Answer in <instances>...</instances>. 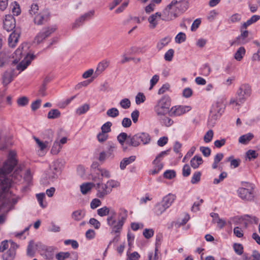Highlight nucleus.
<instances>
[{
  "mask_svg": "<svg viewBox=\"0 0 260 260\" xmlns=\"http://www.w3.org/2000/svg\"><path fill=\"white\" fill-rule=\"evenodd\" d=\"M35 250L34 247V242L31 241L29 242V244L27 248V254L31 257H32L35 255Z\"/></svg>",
  "mask_w": 260,
  "mask_h": 260,
  "instance_id": "obj_42",
  "label": "nucleus"
},
{
  "mask_svg": "<svg viewBox=\"0 0 260 260\" xmlns=\"http://www.w3.org/2000/svg\"><path fill=\"white\" fill-rule=\"evenodd\" d=\"M192 94V90L191 88L187 87L185 88L182 92V95L185 98L190 97Z\"/></svg>",
  "mask_w": 260,
  "mask_h": 260,
  "instance_id": "obj_62",
  "label": "nucleus"
},
{
  "mask_svg": "<svg viewBox=\"0 0 260 260\" xmlns=\"http://www.w3.org/2000/svg\"><path fill=\"white\" fill-rule=\"evenodd\" d=\"M112 126V123L110 121H108L104 123L101 127L102 132L107 134L111 132V126Z\"/></svg>",
  "mask_w": 260,
  "mask_h": 260,
  "instance_id": "obj_45",
  "label": "nucleus"
},
{
  "mask_svg": "<svg viewBox=\"0 0 260 260\" xmlns=\"http://www.w3.org/2000/svg\"><path fill=\"white\" fill-rule=\"evenodd\" d=\"M20 34L19 32L15 30L11 33L8 39L9 45L11 47H14L17 43L19 38Z\"/></svg>",
  "mask_w": 260,
  "mask_h": 260,
  "instance_id": "obj_16",
  "label": "nucleus"
},
{
  "mask_svg": "<svg viewBox=\"0 0 260 260\" xmlns=\"http://www.w3.org/2000/svg\"><path fill=\"white\" fill-rule=\"evenodd\" d=\"M201 173L200 172H196L191 178V182L192 184H195L200 181L201 179Z\"/></svg>",
  "mask_w": 260,
  "mask_h": 260,
  "instance_id": "obj_51",
  "label": "nucleus"
},
{
  "mask_svg": "<svg viewBox=\"0 0 260 260\" xmlns=\"http://www.w3.org/2000/svg\"><path fill=\"white\" fill-rule=\"evenodd\" d=\"M233 232L234 235L238 238H241L243 236V231L238 226L234 229Z\"/></svg>",
  "mask_w": 260,
  "mask_h": 260,
  "instance_id": "obj_63",
  "label": "nucleus"
},
{
  "mask_svg": "<svg viewBox=\"0 0 260 260\" xmlns=\"http://www.w3.org/2000/svg\"><path fill=\"white\" fill-rule=\"evenodd\" d=\"M108 138V134L104 133L103 132L100 133L97 135V139L99 142L102 143L106 141Z\"/></svg>",
  "mask_w": 260,
  "mask_h": 260,
  "instance_id": "obj_50",
  "label": "nucleus"
},
{
  "mask_svg": "<svg viewBox=\"0 0 260 260\" xmlns=\"http://www.w3.org/2000/svg\"><path fill=\"white\" fill-rule=\"evenodd\" d=\"M136 157L135 156H131L129 157L123 158L120 162V169L123 170L125 168L126 166L130 164L135 161Z\"/></svg>",
  "mask_w": 260,
  "mask_h": 260,
  "instance_id": "obj_20",
  "label": "nucleus"
},
{
  "mask_svg": "<svg viewBox=\"0 0 260 260\" xmlns=\"http://www.w3.org/2000/svg\"><path fill=\"white\" fill-rule=\"evenodd\" d=\"M94 184L92 183H83L80 185V190L82 194H85L90 191Z\"/></svg>",
  "mask_w": 260,
  "mask_h": 260,
  "instance_id": "obj_28",
  "label": "nucleus"
},
{
  "mask_svg": "<svg viewBox=\"0 0 260 260\" xmlns=\"http://www.w3.org/2000/svg\"><path fill=\"white\" fill-rule=\"evenodd\" d=\"M96 189L97 190L96 196L101 199L104 198L111 192V189L108 187V185L103 183H97Z\"/></svg>",
  "mask_w": 260,
  "mask_h": 260,
  "instance_id": "obj_10",
  "label": "nucleus"
},
{
  "mask_svg": "<svg viewBox=\"0 0 260 260\" xmlns=\"http://www.w3.org/2000/svg\"><path fill=\"white\" fill-rule=\"evenodd\" d=\"M15 255V251L14 248L9 249L6 253L3 254L4 260H13Z\"/></svg>",
  "mask_w": 260,
  "mask_h": 260,
  "instance_id": "obj_24",
  "label": "nucleus"
},
{
  "mask_svg": "<svg viewBox=\"0 0 260 260\" xmlns=\"http://www.w3.org/2000/svg\"><path fill=\"white\" fill-rule=\"evenodd\" d=\"M48 18V17L47 15L44 16L40 14H38L35 16L34 21L35 24L42 25L47 21Z\"/></svg>",
  "mask_w": 260,
  "mask_h": 260,
  "instance_id": "obj_19",
  "label": "nucleus"
},
{
  "mask_svg": "<svg viewBox=\"0 0 260 260\" xmlns=\"http://www.w3.org/2000/svg\"><path fill=\"white\" fill-rule=\"evenodd\" d=\"M90 108V106L88 104H84L81 106L78 107L76 110V113L78 115H81L83 114H85L87 112Z\"/></svg>",
  "mask_w": 260,
  "mask_h": 260,
  "instance_id": "obj_26",
  "label": "nucleus"
},
{
  "mask_svg": "<svg viewBox=\"0 0 260 260\" xmlns=\"http://www.w3.org/2000/svg\"><path fill=\"white\" fill-rule=\"evenodd\" d=\"M252 93V88L248 83H244L238 88L236 98H232L230 101V104H234L236 106H239L243 104L250 97Z\"/></svg>",
  "mask_w": 260,
  "mask_h": 260,
  "instance_id": "obj_2",
  "label": "nucleus"
},
{
  "mask_svg": "<svg viewBox=\"0 0 260 260\" xmlns=\"http://www.w3.org/2000/svg\"><path fill=\"white\" fill-rule=\"evenodd\" d=\"M110 211L111 210L107 206H104L97 210V214L99 216L103 217L108 215Z\"/></svg>",
  "mask_w": 260,
  "mask_h": 260,
  "instance_id": "obj_36",
  "label": "nucleus"
},
{
  "mask_svg": "<svg viewBox=\"0 0 260 260\" xmlns=\"http://www.w3.org/2000/svg\"><path fill=\"white\" fill-rule=\"evenodd\" d=\"M154 234V231L153 229H145L143 233V235L146 239H149L153 236Z\"/></svg>",
  "mask_w": 260,
  "mask_h": 260,
  "instance_id": "obj_57",
  "label": "nucleus"
},
{
  "mask_svg": "<svg viewBox=\"0 0 260 260\" xmlns=\"http://www.w3.org/2000/svg\"><path fill=\"white\" fill-rule=\"evenodd\" d=\"M85 216V212L84 211L79 210L74 211L72 213V218L77 221L80 220Z\"/></svg>",
  "mask_w": 260,
  "mask_h": 260,
  "instance_id": "obj_31",
  "label": "nucleus"
},
{
  "mask_svg": "<svg viewBox=\"0 0 260 260\" xmlns=\"http://www.w3.org/2000/svg\"><path fill=\"white\" fill-rule=\"evenodd\" d=\"M98 171L100 173H101V175L103 177L109 178L111 177L110 172L105 169L99 168Z\"/></svg>",
  "mask_w": 260,
  "mask_h": 260,
  "instance_id": "obj_54",
  "label": "nucleus"
},
{
  "mask_svg": "<svg viewBox=\"0 0 260 260\" xmlns=\"http://www.w3.org/2000/svg\"><path fill=\"white\" fill-rule=\"evenodd\" d=\"M106 184L108 185V187H110L111 189L112 188L118 187L120 185V183L118 181L114 180H110L108 181Z\"/></svg>",
  "mask_w": 260,
  "mask_h": 260,
  "instance_id": "obj_59",
  "label": "nucleus"
},
{
  "mask_svg": "<svg viewBox=\"0 0 260 260\" xmlns=\"http://www.w3.org/2000/svg\"><path fill=\"white\" fill-rule=\"evenodd\" d=\"M34 55L27 54L24 59L17 65V70L20 72L24 71L30 63L31 61L34 59Z\"/></svg>",
  "mask_w": 260,
  "mask_h": 260,
  "instance_id": "obj_13",
  "label": "nucleus"
},
{
  "mask_svg": "<svg viewBox=\"0 0 260 260\" xmlns=\"http://www.w3.org/2000/svg\"><path fill=\"white\" fill-rule=\"evenodd\" d=\"M245 53V50L243 47H240L235 54V58L238 61L241 60Z\"/></svg>",
  "mask_w": 260,
  "mask_h": 260,
  "instance_id": "obj_35",
  "label": "nucleus"
},
{
  "mask_svg": "<svg viewBox=\"0 0 260 260\" xmlns=\"http://www.w3.org/2000/svg\"><path fill=\"white\" fill-rule=\"evenodd\" d=\"M175 198L176 197L175 195L169 193L163 198L162 203L168 208L171 205Z\"/></svg>",
  "mask_w": 260,
  "mask_h": 260,
  "instance_id": "obj_17",
  "label": "nucleus"
},
{
  "mask_svg": "<svg viewBox=\"0 0 260 260\" xmlns=\"http://www.w3.org/2000/svg\"><path fill=\"white\" fill-rule=\"evenodd\" d=\"M54 27H48L44 28L34 38L33 43L39 45L44 42L50 35L55 30Z\"/></svg>",
  "mask_w": 260,
  "mask_h": 260,
  "instance_id": "obj_8",
  "label": "nucleus"
},
{
  "mask_svg": "<svg viewBox=\"0 0 260 260\" xmlns=\"http://www.w3.org/2000/svg\"><path fill=\"white\" fill-rule=\"evenodd\" d=\"M226 98L224 96H221L218 98L215 105L213 107L212 111L214 112L221 114L223 112L225 108V102Z\"/></svg>",
  "mask_w": 260,
  "mask_h": 260,
  "instance_id": "obj_12",
  "label": "nucleus"
},
{
  "mask_svg": "<svg viewBox=\"0 0 260 260\" xmlns=\"http://www.w3.org/2000/svg\"><path fill=\"white\" fill-rule=\"evenodd\" d=\"M34 139L35 140V142L37 144L38 147H39V149L41 151H43L44 149H45L49 145V142L48 141L45 142H42L41 140H40L39 139L36 137H34Z\"/></svg>",
  "mask_w": 260,
  "mask_h": 260,
  "instance_id": "obj_29",
  "label": "nucleus"
},
{
  "mask_svg": "<svg viewBox=\"0 0 260 260\" xmlns=\"http://www.w3.org/2000/svg\"><path fill=\"white\" fill-rule=\"evenodd\" d=\"M171 99L169 96L164 95L156 103L154 110L158 117H162L167 113L170 115Z\"/></svg>",
  "mask_w": 260,
  "mask_h": 260,
  "instance_id": "obj_3",
  "label": "nucleus"
},
{
  "mask_svg": "<svg viewBox=\"0 0 260 260\" xmlns=\"http://www.w3.org/2000/svg\"><path fill=\"white\" fill-rule=\"evenodd\" d=\"M243 258V260H260V253L256 251H254L252 254L250 256L244 254Z\"/></svg>",
  "mask_w": 260,
  "mask_h": 260,
  "instance_id": "obj_30",
  "label": "nucleus"
},
{
  "mask_svg": "<svg viewBox=\"0 0 260 260\" xmlns=\"http://www.w3.org/2000/svg\"><path fill=\"white\" fill-rule=\"evenodd\" d=\"M127 217V210L124 209H120L117 221L115 218L110 221V222H107L108 224L111 227L112 233H118L120 232Z\"/></svg>",
  "mask_w": 260,
  "mask_h": 260,
  "instance_id": "obj_4",
  "label": "nucleus"
},
{
  "mask_svg": "<svg viewBox=\"0 0 260 260\" xmlns=\"http://www.w3.org/2000/svg\"><path fill=\"white\" fill-rule=\"evenodd\" d=\"M120 106L124 109L129 108L131 107V102L126 98L122 99L119 103Z\"/></svg>",
  "mask_w": 260,
  "mask_h": 260,
  "instance_id": "obj_46",
  "label": "nucleus"
},
{
  "mask_svg": "<svg viewBox=\"0 0 260 260\" xmlns=\"http://www.w3.org/2000/svg\"><path fill=\"white\" fill-rule=\"evenodd\" d=\"M191 109L189 106H175L170 109V115L179 116L189 111Z\"/></svg>",
  "mask_w": 260,
  "mask_h": 260,
  "instance_id": "obj_9",
  "label": "nucleus"
},
{
  "mask_svg": "<svg viewBox=\"0 0 260 260\" xmlns=\"http://www.w3.org/2000/svg\"><path fill=\"white\" fill-rule=\"evenodd\" d=\"M174 51L172 49L168 50L165 54L164 58L165 60L170 61L172 60Z\"/></svg>",
  "mask_w": 260,
  "mask_h": 260,
  "instance_id": "obj_44",
  "label": "nucleus"
},
{
  "mask_svg": "<svg viewBox=\"0 0 260 260\" xmlns=\"http://www.w3.org/2000/svg\"><path fill=\"white\" fill-rule=\"evenodd\" d=\"M60 112L57 109H51L48 113L47 117L49 119H55L60 116Z\"/></svg>",
  "mask_w": 260,
  "mask_h": 260,
  "instance_id": "obj_34",
  "label": "nucleus"
},
{
  "mask_svg": "<svg viewBox=\"0 0 260 260\" xmlns=\"http://www.w3.org/2000/svg\"><path fill=\"white\" fill-rule=\"evenodd\" d=\"M93 14L94 11H91L82 15L75 20V22L73 24L72 27L76 28L79 27L82 25L85 20L90 19L93 15Z\"/></svg>",
  "mask_w": 260,
  "mask_h": 260,
  "instance_id": "obj_14",
  "label": "nucleus"
},
{
  "mask_svg": "<svg viewBox=\"0 0 260 260\" xmlns=\"http://www.w3.org/2000/svg\"><path fill=\"white\" fill-rule=\"evenodd\" d=\"M260 19L259 15H253L249 19L243 24V27L246 28L251 24L256 22Z\"/></svg>",
  "mask_w": 260,
  "mask_h": 260,
  "instance_id": "obj_33",
  "label": "nucleus"
},
{
  "mask_svg": "<svg viewBox=\"0 0 260 260\" xmlns=\"http://www.w3.org/2000/svg\"><path fill=\"white\" fill-rule=\"evenodd\" d=\"M169 150L166 151H164L161 152L159 154L157 155V156L156 157L155 159L153 160V164H162L161 163H160L161 159L164 157V156L168 154Z\"/></svg>",
  "mask_w": 260,
  "mask_h": 260,
  "instance_id": "obj_39",
  "label": "nucleus"
},
{
  "mask_svg": "<svg viewBox=\"0 0 260 260\" xmlns=\"http://www.w3.org/2000/svg\"><path fill=\"white\" fill-rule=\"evenodd\" d=\"M203 162V161L201 157L196 155L191 158L190 165L193 168L197 169Z\"/></svg>",
  "mask_w": 260,
  "mask_h": 260,
  "instance_id": "obj_21",
  "label": "nucleus"
},
{
  "mask_svg": "<svg viewBox=\"0 0 260 260\" xmlns=\"http://www.w3.org/2000/svg\"><path fill=\"white\" fill-rule=\"evenodd\" d=\"M102 204L101 201L98 199H93L90 203V208L92 209H94L101 206Z\"/></svg>",
  "mask_w": 260,
  "mask_h": 260,
  "instance_id": "obj_55",
  "label": "nucleus"
},
{
  "mask_svg": "<svg viewBox=\"0 0 260 260\" xmlns=\"http://www.w3.org/2000/svg\"><path fill=\"white\" fill-rule=\"evenodd\" d=\"M107 115L111 117H116L119 115V111L116 108H112L107 110Z\"/></svg>",
  "mask_w": 260,
  "mask_h": 260,
  "instance_id": "obj_41",
  "label": "nucleus"
},
{
  "mask_svg": "<svg viewBox=\"0 0 260 260\" xmlns=\"http://www.w3.org/2000/svg\"><path fill=\"white\" fill-rule=\"evenodd\" d=\"M180 1L173 0L166 8L163 10L162 14V20L165 21H170L177 17L176 5Z\"/></svg>",
  "mask_w": 260,
  "mask_h": 260,
  "instance_id": "obj_7",
  "label": "nucleus"
},
{
  "mask_svg": "<svg viewBox=\"0 0 260 260\" xmlns=\"http://www.w3.org/2000/svg\"><path fill=\"white\" fill-rule=\"evenodd\" d=\"M8 60V55L4 52L0 53V67H3Z\"/></svg>",
  "mask_w": 260,
  "mask_h": 260,
  "instance_id": "obj_43",
  "label": "nucleus"
},
{
  "mask_svg": "<svg viewBox=\"0 0 260 260\" xmlns=\"http://www.w3.org/2000/svg\"><path fill=\"white\" fill-rule=\"evenodd\" d=\"M254 185L253 184L245 183L243 186L238 190V193L239 197L245 201H251L254 197Z\"/></svg>",
  "mask_w": 260,
  "mask_h": 260,
  "instance_id": "obj_5",
  "label": "nucleus"
},
{
  "mask_svg": "<svg viewBox=\"0 0 260 260\" xmlns=\"http://www.w3.org/2000/svg\"><path fill=\"white\" fill-rule=\"evenodd\" d=\"M108 62L107 61H103L100 62L95 70V73L98 75L102 73L108 67Z\"/></svg>",
  "mask_w": 260,
  "mask_h": 260,
  "instance_id": "obj_27",
  "label": "nucleus"
},
{
  "mask_svg": "<svg viewBox=\"0 0 260 260\" xmlns=\"http://www.w3.org/2000/svg\"><path fill=\"white\" fill-rule=\"evenodd\" d=\"M70 253L68 252H59L56 255V258L57 260H64L69 257Z\"/></svg>",
  "mask_w": 260,
  "mask_h": 260,
  "instance_id": "obj_49",
  "label": "nucleus"
},
{
  "mask_svg": "<svg viewBox=\"0 0 260 260\" xmlns=\"http://www.w3.org/2000/svg\"><path fill=\"white\" fill-rule=\"evenodd\" d=\"M189 219V216L188 214H186L184 218L182 219H178L176 223V225H177V226H180L181 225H183L188 221Z\"/></svg>",
  "mask_w": 260,
  "mask_h": 260,
  "instance_id": "obj_48",
  "label": "nucleus"
},
{
  "mask_svg": "<svg viewBox=\"0 0 260 260\" xmlns=\"http://www.w3.org/2000/svg\"><path fill=\"white\" fill-rule=\"evenodd\" d=\"M128 137L126 133H121L117 136V140L123 146L125 140H126V142L128 140L129 141Z\"/></svg>",
  "mask_w": 260,
  "mask_h": 260,
  "instance_id": "obj_37",
  "label": "nucleus"
},
{
  "mask_svg": "<svg viewBox=\"0 0 260 260\" xmlns=\"http://www.w3.org/2000/svg\"><path fill=\"white\" fill-rule=\"evenodd\" d=\"M171 39L167 37L160 39L156 44V48L160 51L170 42Z\"/></svg>",
  "mask_w": 260,
  "mask_h": 260,
  "instance_id": "obj_18",
  "label": "nucleus"
},
{
  "mask_svg": "<svg viewBox=\"0 0 260 260\" xmlns=\"http://www.w3.org/2000/svg\"><path fill=\"white\" fill-rule=\"evenodd\" d=\"M162 19L161 13L156 12L154 14H151L148 18V21L149 22V28L151 29H153L157 26L158 21Z\"/></svg>",
  "mask_w": 260,
  "mask_h": 260,
  "instance_id": "obj_11",
  "label": "nucleus"
},
{
  "mask_svg": "<svg viewBox=\"0 0 260 260\" xmlns=\"http://www.w3.org/2000/svg\"><path fill=\"white\" fill-rule=\"evenodd\" d=\"M17 103L19 106H25L28 104V100L26 97L22 96L18 99Z\"/></svg>",
  "mask_w": 260,
  "mask_h": 260,
  "instance_id": "obj_52",
  "label": "nucleus"
},
{
  "mask_svg": "<svg viewBox=\"0 0 260 260\" xmlns=\"http://www.w3.org/2000/svg\"><path fill=\"white\" fill-rule=\"evenodd\" d=\"M128 138L129 141L128 140L127 143L133 147L138 146L141 143L144 145L148 144L151 140L149 135L144 132L137 133L132 137L129 136Z\"/></svg>",
  "mask_w": 260,
  "mask_h": 260,
  "instance_id": "obj_6",
  "label": "nucleus"
},
{
  "mask_svg": "<svg viewBox=\"0 0 260 260\" xmlns=\"http://www.w3.org/2000/svg\"><path fill=\"white\" fill-rule=\"evenodd\" d=\"M167 209L162 203L157 204L154 207L153 210L157 215H160Z\"/></svg>",
  "mask_w": 260,
  "mask_h": 260,
  "instance_id": "obj_32",
  "label": "nucleus"
},
{
  "mask_svg": "<svg viewBox=\"0 0 260 260\" xmlns=\"http://www.w3.org/2000/svg\"><path fill=\"white\" fill-rule=\"evenodd\" d=\"M253 135L251 133L241 136L239 139V142L241 144H245L248 143L253 138Z\"/></svg>",
  "mask_w": 260,
  "mask_h": 260,
  "instance_id": "obj_23",
  "label": "nucleus"
},
{
  "mask_svg": "<svg viewBox=\"0 0 260 260\" xmlns=\"http://www.w3.org/2000/svg\"><path fill=\"white\" fill-rule=\"evenodd\" d=\"M227 176V173L225 172H222L218 178H215L214 179L213 183L217 184L220 183L221 181H222L225 178H226Z\"/></svg>",
  "mask_w": 260,
  "mask_h": 260,
  "instance_id": "obj_61",
  "label": "nucleus"
},
{
  "mask_svg": "<svg viewBox=\"0 0 260 260\" xmlns=\"http://www.w3.org/2000/svg\"><path fill=\"white\" fill-rule=\"evenodd\" d=\"M13 74L11 72L6 71L3 75V83L5 85L9 84L12 80Z\"/></svg>",
  "mask_w": 260,
  "mask_h": 260,
  "instance_id": "obj_22",
  "label": "nucleus"
},
{
  "mask_svg": "<svg viewBox=\"0 0 260 260\" xmlns=\"http://www.w3.org/2000/svg\"><path fill=\"white\" fill-rule=\"evenodd\" d=\"M186 36L183 32H179L175 38V41L177 43H181L185 41Z\"/></svg>",
  "mask_w": 260,
  "mask_h": 260,
  "instance_id": "obj_47",
  "label": "nucleus"
},
{
  "mask_svg": "<svg viewBox=\"0 0 260 260\" xmlns=\"http://www.w3.org/2000/svg\"><path fill=\"white\" fill-rule=\"evenodd\" d=\"M15 151L9 152V158L0 168V212L7 213L13 209L20 198L9 192L12 183L21 178L19 171H15L12 175L9 174L17 164Z\"/></svg>",
  "mask_w": 260,
  "mask_h": 260,
  "instance_id": "obj_1",
  "label": "nucleus"
},
{
  "mask_svg": "<svg viewBox=\"0 0 260 260\" xmlns=\"http://www.w3.org/2000/svg\"><path fill=\"white\" fill-rule=\"evenodd\" d=\"M145 96L142 93H138L136 96V103L137 105L143 103L145 101Z\"/></svg>",
  "mask_w": 260,
  "mask_h": 260,
  "instance_id": "obj_56",
  "label": "nucleus"
},
{
  "mask_svg": "<svg viewBox=\"0 0 260 260\" xmlns=\"http://www.w3.org/2000/svg\"><path fill=\"white\" fill-rule=\"evenodd\" d=\"M175 175L176 173L174 170H167L164 174V177L169 179L174 178Z\"/></svg>",
  "mask_w": 260,
  "mask_h": 260,
  "instance_id": "obj_53",
  "label": "nucleus"
},
{
  "mask_svg": "<svg viewBox=\"0 0 260 260\" xmlns=\"http://www.w3.org/2000/svg\"><path fill=\"white\" fill-rule=\"evenodd\" d=\"M157 248H155V253L153 254V253H150L148 256V259L149 260H161L160 258H159L157 253Z\"/></svg>",
  "mask_w": 260,
  "mask_h": 260,
  "instance_id": "obj_64",
  "label": "nucleus"
},
{
  "mask_svg": "<svg viewBox=\"0 0 260 260\" xmlns=\"http://www.w3.org/2000/svg\"><path fill=\"white\" fill-rule=\"evenodd\" d=\"M160 122L166 126L169 127L173 123V121L170 118L165 116L158 117Z\"/></svg>",
  "mask_w": 260,
  "mask_h": 260,
  "instance_id": "obj_25",
  "label": "nucleus"
},
{
  "mask_svg": "<svg viewBox=\"0 0 260 260\" xmlns=\"http://www.w3.org/2000/svg\"><path fill=\"white\" fill-rule=\"evenodd\" d=\"M15 27V20L12 15H6L4 20V28L7 31L12 30Z\"/></svg>",
  "mask_w": 260,
  "mask_h": 260,
  "instance_id": "obj_15",
  "label": "nucleus"
},
{
  "mask_svg": "<svg viewBox=\"0 0 260 260\" xmlns=\"http://www.w3.org/2000/svg\"><path fill=\"white\" fill-rule=\"evenodd\" d=\"M246 155L248 159L249 160H251V159L256 158L258 156V154L256 152L255 150H249L246 152Z\"/></svg>",
  "mask_w": 260,
  "mask_h": 260,
  "instance_id": "obj_58",
  "label": "nucleus"
},
{
  "mask_svg": "<svg viewBox=\"0 0 260 260\" xmlns=\"http://www.w3.org/2000/svg\"><path fill=\"white\" fill-rule=\"evenodd\" d=\"M61 148L62 146L58 142H55L51 148V152L53 154H57L60 152Z\"/></svg>",
  "mask_w": 260,
  "mask_h": 260,
  "instance_id": "obj_38",
  "label": "nucleus"
},
{
  "mask_svg": "<svg viewBox=\"0 0 260 260\" xmlns=\"http://www.w3.org/2000/svg\"><path fill=\"white\" fill-rule=\"evenodd\" d=\"M200 151L205 157H208L210 155L211 149L208 147H200Z\"/></svg>",
  "mask_w": 260,
  "mask_h": 260,
  "instance_id": "obj_60",
  "label": "nucleus"
},
{
  "mask_svg": "<svg viewBox=\"0 0 260 260\" xmlns=\"http://www.w3.org/2000/svg\"><path fill=\"white\" fill-rule=\"evenodd\" d=\"M213 131L212 129L207 131L204 136V142L206 143L210 142L213 137Z\"/></svg>",
  "mask_w": 260,
  "mask_h": 260,
  "instance_id": "obj_40",
  "label": "nucleus"
}]
</instances>
